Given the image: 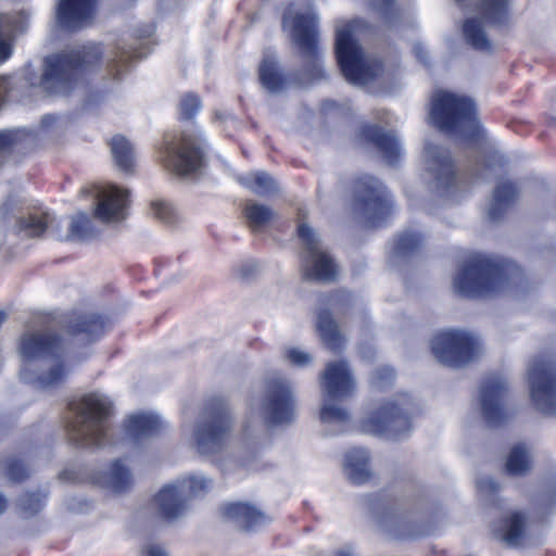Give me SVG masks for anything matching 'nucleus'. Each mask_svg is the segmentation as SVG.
Returning <instances> with one entry per match:
<instances>
[{
    "label": "nucleus",
    "instance_id": "864d4df0",
    "mask_svg": "<svg viewBox=\"0 0 556 556\" xmlns=\"http://www.w3.org/2000/svg\"><path fill=\"white\" fill-rule=\"evenodd\" d=\"M414 53H415L416 58L420 62H422L424 64H427V61H426V49L424 48L422 45L416 43L414 46Z\"/></svg>",
    "mask_w": 556,
    "mask_h": 556
},
{
    "label": "nucleus",
    "instance_id": "4468645a",
    "mask_svg": "<svg viewBox=\"0 0 556 556\" xmlns=\"http://www.w3.org/2000/svg\"><path fill=\"white\" fill-rule=\"evenodd\" d=\"M390 210L391 200L381 182L370 176L357 181L354 211L369 227L380 226Z\"/></svg>",
    "mask_w": 556,
    "mask_h": 556
},
{
    "label": "nucleus",
    "instance_id": "6e6d98bb",
    "mask_svg": "<svg viewBox=\"0 0 556 556\" xmlns=\"http://www.w3.org/2000/svg\"><path fill=\"white\" fill-rule=\"evenodd\" d=\"M345 299H350V295L349 294L337 295V296L331 298L330 303L333 306H337V305L341 304Z\"/></svg>",
    "mask_w": 556,
    "mask_h": 556
},
{
    "label": "nucleus",
    "instance_id": "aec40b11",
    "mask_svg": "<svg viewBox=\"0 0 556 556\" xmlns=\"http://www.w3.org/2000/svg\"><path fill=\"white\" fill-rule=\"evenodd\" d=\"M96 0H59L56 23L65 30H77L88 26L94 18Z\"/></svg>",
    "mask_w": 556,
    "mask_h": 556
},
{
    "label": "nucleus",
    "instance_id": "4c0bfd02",
    "mask_svg": "<svg viewBox=\"0 0 556 556\" xmlns=\"http://www.w3.org/2000/svg\"><path fill=\"white\" fill-rule=\"evenodd\" d=\"M462 3L465 0H456ZM509 0H482L480 13L488 23L497 24L506 20L508 15Z\"/></svg>",
    "mask_w": 556,
    "mask_h": 556
},
{
    "label": "nucleus",
    "instance_id": "13d9d810",
    "mask_svg": "<svg viewBox=\"0 0 556 556\" xmlns=\"http://www.w3.org/2000/svg\"><path fill=\"white\" fill-rule=\"evenodd\" d=\"M11 205V201H7L1 207H0V215L1 217L5 216L9 211H10V206Z\"/></svg>",
    "mask_w": 556,
    "mask_h": 556
},
{
    "label": "nucleus",
    "instance_id": "473e14b6",
    "mask_svg": "<svg viewBox=\"0 0 556 556\" xmlns=\"http://www.w3.org/2000/svg\"><path fill=\"white\" fill-rule=\"evenodd\" d=\"M239 182L251 192L260 197H266L278 191L274 178L266 172L249 173L239 178Z\"/></svg>",
    "mask_w": 556,
    "mask_h": 556
},
{
    "label": "nucleus",
    "instance_id": "cd10ccee",
    "mask_svg": "<svg viewBox=\"0 0 556 556\" xmlns=\"http://www.w3.org/2000/svg\"><path fill=\"white\" fill-rule=\"evenodd\" d=\"M344 473L355 484L366 482L371 476L368 452L358 447L351 448L345 455Z\"/></svg>",
    "mask_w": 556,
    "mask_h": 556
},
{
    "label": "nucleus",
    "instance_id": "a211bd4d",
    "mask_svg": "<svg viewBox=\"0 0 556 556\" xmlns=\"http://www.w3.org/2000/svg\"><path fill=\"white\" fill-rule=\"evenodd\" d=\"M283 27L288 29L299 49L308 58L314 59L312 75L308 81L321 77V65L317 56L316 17L313 13L292 15L288 12L283 17Z\"/></svg>",
    "mask_w": 556,
    "mask_h": 556
},
{
    "label": "nucleus",
    "instance_id": "f8f14e48",
    "mask_svg": "<svg viewBox=\"0 0 556 556\" xmlns=\"http://www.w3.org/2000/svg\"><path fill=\"white\" fill-rule=\"evenodd\" d=\"M435 358L448 366H462L475 359L481 352L477 337L463 330H446L437 333L431 341Z\"/></svg>",
    "mask_w": 556,
    "mask_h": 556
},
{
    "label": "nucleus",
    "instance_id": "9b49d317",
    "mask_svg": "<svg viewBox=\"0 0 556 556\" xmlns=\"http://www.w3.org/2000/svg\"><path fill=\"white\" fill-rule=\"evenodd\" d=\"M211 486V480L203 476H190L165 485L155 496L154 503L159 514L174 520L185 514L188 501L201 495Z\"/></svg>",
    "mask_w": 556,
    "mask_h": 556
},
{
    "label": "nucleus",
    "instance_id": "412c9836",
    "mask_svg": "<svg viewBox=\"0 0 556 556\" xmlns=\"http://www.w3.org/2000/svg\"><path fill=\"white\" fill-rule=\"evenodd\" d=\"M128 190L109 186L98 193L94 216L105 223H118L126 217Z\"/></svg>",
    "mask_w": 556,
    "mask_h": 556
},
{
    "label": "nucleus",
    "instance_id": "c85d7f7f",
    "mask_svg": "<svg viewBox=\"0 0 556 556\" xmlns=\"http://www.w3.org/2000/svg\"><path fill=\"white\" fill-rule=\"evenodd\" d=\"M317 331L321 341L332 351H340L345 343L339 327L331 316V313L321 309L317 314Z\"/></svg>",
    "mask_w": 556,
    "mask_h": 556
},
{
    "label": "nucleus",
    "instance_id": "0eeeda50",
    "mask_svg": "<svg viewBox=\"0 0 556 556\" xmlns=\"http://www.w3.org/2000/svg\"><path fill=\"white\" fill-rule=\"evenodd\" d=\"M323 404L319 418L326 426H337L340 430L349 420V413L334 404L349 397L355 390V381L345 361L328 363L320 376Z\"/></svg>",
    "mask_w": 556,
    "mask_h": 556
},
{
    "label": "nucleus",
    "instance_id": "0e129e2a",
    "mask_svg": "<svg viewBox=\"0 0 556 556\" xmlns=\"http://www.w3.org/2000/svg\"><path fill=\"white\" fill-rule=\"evenodd\" d=\"M244 433L248 434L249 433V426H245L244 427Z\"/></svg>",
    "mask_w": 556,
    "mask_h": 556
},
{
    "label": "nucleus",
    "instance_id": "e433bc0d",
    "mask_svg": "<svg viewBox=\"0 0 556 556\" xmlns=\"http://www.w3.org/2000/svg\"><path fill=\"white\" fill-rule=\"evenodd\" d=\"M260 79L264 88L269 92H278L282 89L285 79L277 68L276 61L265 58L260 65Z\"/></svg>",
    "mask_w": 556,
    "mask_h": 556
},
{
    "label": "nucleus",
    "instance_id": "20e7f679",
    "mask_svg": "<svg viewBox=\"0 0 556 556\" xmlns=\"http://www.w3.org/2000/svg\"><path fill=\"white\" fill-rule=\"evenodd\" d=\"M430 121L438 129L451 137L472 140L482 135L473 101L466 96L447 90L433 92L430 102Z\"/></svg>",
    "mask_w": 556,
    "mask_h": 556
},
{
    "label": "nucleus",
    "instance_id": "7ed1b4c3",
    "mask_svg": "<svg viewBox=\"0 0 556 556\" xmlns=\"http://www.w3.org/2000/svg\"><path fill=\"white\" fill-rule=\"evenodd\" d=\"M101 55L100 47L91 43L48 56L42 75L27 80L49 94H67L77 85L81 74L98 63Z\"/></svg>",
    "mask_w": 556,
    "mask_h": 556
},
{
    "label": "nucleus",
    "instance_id": "ddd939ff",
    "mask_svg": "<svg viewBox=\"0 0 556 556\" xmlns=\"http://www.w3.org/2000/svg\"><path fill=\"white\" fill-rule=\"evenodd\" d=\"M298 236L302 244V269L307 279L331 281L338 269L330 255L321 249L318 233L305 223L298 226Z\"/></svg>",
    "mask_w": 556,
    "mask_h": 556
},
{
    "label": "nucleus",
    "instance_id": "3c124183",
    "mask_svg": "<svg viewBox=\"0 0 556 556\" xmlns=\"http://www.w3.org/2000/svg\"><path fill=\"white\" fill-rule=\"evenodd\" d=\"M144 555L146 556H168L167 552L163 547H161L159 545H154V544H150L146 547Z\"/></svg>",
    "mask_w": 556,
    "mask_h": 556
},
{
    "label": "nucleus",
    "instance_id": "603ef678",
    "mask_svg": "<svg viewBox=\"0 0 556 556\" xmlns=\"http://www.w3.org/2000/svg\"><path fill=\"white\" fill-rule=\"evenodd\" d=\"M381 510H382V516H380V505L374 506V513L378 519V522L381 523V526H383V523H384L383 519H384V517L390 515V510H389V508H387L384 506H381Z\"/></svg>",
    "mask_w": 556,
    "mask_h": 556
},
{
    "label": "nucleus",
    "instance_id": "6ab92c4d",
    "mask_svg": "<svg viewBox=\"0 0 556 556\" xmlns=\"http://www.w3.org/2000/svg\"><path fill=\"white\" fill-rule=\"evenodd\" d=\"M231 426L232 419L225 410L201 420L193 433L197 451L210 456L220 453L226 446Z\"/></svg>",
    "mask_w": 556,
    "mask_h": 556
},
{
    "label": "nucleus",
    "instance_id": "c03bdc74",
    "mask_svg": "<svg viewBox=\"0 0 556 556\" xmlns=\"http://www.w3.org/2000/svg\"><path fill=\"white\" fill-rule=\"evenodd\" d=\"M151 213L162 222L170 223L175 212L170 203L164 200H155L151 204Z\"/></svg>",
    "mask_w": 556,
    "mask_h": 556
},
{
    "label": "nucleus",
    "instance_id": "49530a36",
    "mask_svg": "<svg viewBox=\"0 0 556 556\" xmlns=\"http://www.w3.org/2000/svg\"><path fill=\"white\" fill-rule=\"evenodd\" d=\"M287 358L293 366L304 367L312 363V356L309 353L298 349L292 348L287 351Z\"/></svg>",
    "mask_w": 556,
    "mask_h": 556
},
{
    "label": "nucleus",
    "instance_id": "423d86ee",
    "mask_svg": "<svg viewBox=\"0 0 556 556\" xmlns=\"http://www.w3.org/2000/svg\"><path fill=\"white\" fill-rule=\"evenodd\" d=\"M362 29L363 23L353 21L339 26L336 36V53L340 68L348 81L359 86L372 80L381 71V63L366 56L358 45Z\"/></svg>",
    "mask_w": 556,
    "mask_h": 556
},
{
    "label": "nucleus",
    "instance_id": "de8ad7c7",
    "mask_svg": "<svg viewBox=\"0 0 556 556\" xmlns=\"http://www.w3.org/2000/svg\"><path fill=\"white\" fill-rule=\"evenodd\" d=\"M24 132L22 129L0 131V152L15 146Z\"/></svg>",
    "mask_w": 556,
    "mask_h": 556
},
{
    "label": "nucleus",
    "instance_id": "09e8293b",
    "mask_svg": "<svg viewBox=\"0 0 556 556\" xmlns=\"http://www.w3.org/2000/svg\"><path fill=\"white\" fill-rule=\"evenodd\" d=\"M131 58H136V55H132L130 52H122L117 58L114 60V64L112 65V71L115 72L114 75H117L119 73V67H123Z\"/></svg>",
    "mask_w": 556,
    "mask_h": 556
},
{
    "label": "nucleus",
    "instance_id": "37998d69",
    "mask_svg": "<svg viewBox=\"0 0 556 556\" xmlns=\"http://www.w3.org/2000/svg\"><path fill=\"white\" fill-rule=\"evenodd\" d=\"M477 489L479 495L485 501L493 503L495 501V494L498 490V484L491 477L481 478L477 482Z\"/></svg>",
    "mask_w": 556,
    "mask_h": 556
},
{
    "label": "nucleus",
    "instance_id": "f03ea898",
    "mask_svg": "<svg viewBox=\"0 0 556 556\" xmlns=\"http://www.w3.org/2000/svg\"><path fill=\"white\" fill-rule=\"evenodd\" d=\"M521 277L522 273L515 263L497 264L476 254L456 274L453 286L465 296H488L516 286Z\"/></svg>",
    "mask_w": 556,
    "mask_h": 556
},
{
    "label": "nucleus",
    "instance_id": "bf43d9fd",
    "mask_svg": "<svg viewBox=\"0 0 556 556\" xmlns=\"http://www.w3.org/2000/svg\"><path fill=\"white\" fill-rule=\"evenodd\" d=\"M336 556H354L352 551L349 548H342L337 552Z\"/></svg>",
    "mask_w": 556,
    "mask_h": 556
},
{
    "label": "nucleus",
    "instance_id": "f704fd0d",
    "mask_svg": "<svg viewBox=\"0 0 556 556\" xmlns=\"http://www.w3.org/2000/svg\"><path fill=\"white\" fill-rule=\"evenodd\" d=\"M463 31L467 42L477 50L488 51L491 48L484 24L479 18H468L463 26Z\"/></svg>",
    "mask_w": 556,
    "mask_h": 556
},
{
    "label": "nucleus",
    "instance_id": "2eb2a0df",
    "mask_svg": "<svg viewBox=\"0 0 556 556\" xmlns=\"http://www.w3.org/2000/svg\"><path fill=\"white\" fill-rule=\"evenodd\" d=\"M421 178L430 191L445 197L455 186V169L450 152L440 146L426 143Z\"/></svg>",
    "mask_w": 556,
    "mask_h": 556
},
{
    "label": "nucleus",
    "instance_id": "7c9ffc66",
    "mask_svg": "<svg viewBox=\"0 0 556 556\" xmlns=\"http://www.w3.org/2000/svg\"><path fill=\"white\" fill-rule=\"evenodd\" d=\"M110 148L116 167L124 173H132L136 155L130 141L124 136L116 135L111 139Z\"/></svg>",
    "mask_w": 556,
    "mask_h": 556
},
{
    "label": "nucleus",
    "instance_id": "f257e3e1",
    "mask_svg": "<svg viewBox=\"0 0 556 556\" xmlns=\"http://www.w3.org/2000/svg\"><path fill=\"white\" fill-rule=\"evenodd\" d=\"M18 353L23 359L21 379L36 390L61 386L68 370L61 363L60 340L48 332L26 331L20 339Z\"/></svg>",
    "mask_w": 556,
    "mask_h": 556
},
{
    "label": "nucleus",
    "instance_id": "5fc2aeb1",
    "mask_svg": "<svg viewBox=\"0 0 556 556\" xmlns=\"http://www.w3.org/2000/svg\"><path fill=\"white\" fill-rule=\"evenodd\" d=\"M7 91H8L7 81L0 78V108L2 106V104L5 101Z\"/></svg>",
    "mask_w": 556,
    "mask_h": 556
},
{
    "label": "nucleus",
    "instance_id": "393cba45",
    "mask_svg": "<svg viewBox=\"0 0 556 556\" xmlns=\"http://www.w3.org/2000/svg\"><path fill=\"white\" fill-rule=\"evenodd\" d=\"M164 427L162 418L153 413L131 415L126 424V433L134 442L156 435Z\"/></svg>",
    "mask_w": 556,
    "mask_h": 556
},
{
    "label": "nucleus",
    "instance_id": "dca6fc26",
    "mask_svg": "<svg viewBox=\"0 0 556 556\" xmlns=\"http://www.w3.org/2000/svg\"><path fill=\"white\" fill-rule=\"evenodd\" d=\"M531 397L536 407L556 414V364L551 359L535 358L528 368Z\"/></svg>",
    "mask_w": 556,
    "mask_h": 556
},
{
    "label": "nucleus",
    "instance_id": "58836bf2",
    "mask_svg": "<svg viewBox=\"0 0 556 556\" xmlns=\"http://www.w3.org/2000/svg\"><path fill=\"white\" fill-rule=\"evenodd\" d=\"M104 331V321L98 315H88L84 317L73 328L75 334L85 333L87 340L98 339Z\"/></svg>",
    "mask_w": 556,
    "mask_h": 556
},
{
    "label": "nucleus",
    "instance_id": "f3484780",
    "mask_svg": "<svg viewBox=\"0 0 556 556\" xmlns=\"http://www.w3.org/2000/svg\"><path fill=\"white\" fill-rule=\"evenodd\" d=\"M262 417L269 426L286 425L295 418L294 397L287 380L274 378L268 381Z\"/></svg>",
    "mask_w": 556,
    "mask_h": 556
},
{
    "label": "nucleus",
    "instance_id": "c9c22d12",
    "mask_svg": "<svg viewBox=\"0 0 556 556\" xmlns=\"http://www.w3.org/2000/svg\"><path fill=\"white\" fill-rule=\"evenodd\" d=\"M244 217L253 230H258L269 223L275 213L270 207L255 201H248L243 208Z\"/></svg>",
    "mask_w": 556,
    "mask_h": 556
},
{
    "label": "nucleus",
    "instance_id": "6e6552de",
    "mask_svg": "<svg viewBox=\"0 0 556 556\" xmlns=\"http://www.w3.org/2000/svg\"><path fill=\"white\" fill-rule=\"evenodd\" d=\"M204 140L201 135L187 132L166 136L159 151L162 164L180 176L197 173L204 164Z\"/></svg>",
    "mask_w": 556,
    "mask_h": 556
},
{
    "label": "nucleus",
    "instance_id": "a18cd8bd",
    "mask_svg": "<svg viewBox=\"0 0 556 556\" xmlns=\"http://www.w3.org/2000/svg\"><path fill=\"white\" fill-rule=\"evenodd\" d=\"M394 370L389 366H382L376 369L371 382L377 388H384L394 379Z\"/></svg>",
    "mask_w": 556,
    "mask_h": 556
},
{
    "label": "nucleus",
    "instance_id": "4d7b16f0",
    "mask_svg": "<svg viewBox=\"0 0 556 556\" xmlns=\"http://www.w3.org/2000/svg\"><path fill=\"white\" fill-rule=\"evenodd\" d=\"M323 108L325 112H330L331 110H334L337 108V103L336 101L328 100L324 103Z\"/></svg>",
    "mask_w": 556,
    "mask_h": 556
},
{
    "label": "nucleus",
    "instance_id": "bb28decb",
    "mask_svg": "<svg viewBox=\"0 0 556 556\" xmlns=\"http://www.w3.org/2000/svg\"><path fill=\"white\" fill-rule=\"evenodd\" d=\"M362 136L374 143L389 164H395L401 156V144L397 138L391 132H383L377 126H365Z\"/></svg>",
    "mask_w": 556,
    "mask_h": 556
},
{
    "label": "nucleus",
    "instance_id": "72a5a7b5",
    "mask_svg": "<svg viewBox=\"0 0 556 556\" xmlns=\"http://www.w3.org/2000/svg\"><path fill=\"white\" fill-rule=\"evenodd\" d=\"M526 518L522 514L513 513L502 525L500 536L508 545H519L525 539Z\"/></svg>",
    "mask_w": 556,
    "mask_h": 556
},
{
    "label": "nucleus",
    "instance_id": "b1692460",
    "mask_svg": "<svg viewBox=\"0 0 556 556\" xmlns=\"http://www.w3.org/2000/svg\"><path fill=\"white\" fill-rule=\"evenodd\" d=\"M90 481L109 492L118 494L132 485L134 477L125 460L116 459L109 465L105 471L93 473Z\"/></svg>",
    "mask_w": 556,
    "mask_h": 556
},
{
    "label": "nucleus",
    "instance_id": "4be33fe9",
    "mask_svg": "<svg viewBox=\"0 0 556 556\" xmlns=\"http://www.w3.org/2000/svg\"><path fill=\"white\" fill-rule=\"evenodd\" d=\"M506 393L505 381L501 377L484 380L480 391L482 414L491 426H497L505 418L503 400Z\"/></svg>",
    "mask_w": 556,
    "mask_h": 556
},
{
    "label": "nucleus",
    "instance_id": "e2e57ef3",
    "mask_svg": "<svg viewBox=\"0 0 556 556\" xmlns=\"http://www.w3.org/2000/svg\"><path fill=\"white\" fill-rule=\"evenodd\" d=\"M384 2V4L388 7L390 5L391 3H393L394 0H382Z\"/></svg>",
    "mask_w": 556,
    "mask_h": 556
},
{
    "label": "nucleus",
    "instance_id": "79ce46f5",
    "mask_svg": "<svg viewBox=\"0 0 556 556\" xmlns=\"http://www.w3.org/2000/svg\"><path fill=\"white\" fill-rule=\"evenodd\" d=\"M46 496L41 492L25 493L20 496L18 505L25 514L33 515L42 508Z\"/></svg>",
    "mask_w": 556,
    "mask_h": 556
},
{
    "label": "nucleus",
    "instance_id": "2f4dec72",
    "mask_svg": "<svg viewBox=\"0 0 556 556\" xmlns=\"http://www.w3.org/2000/svg\"><path fill=\"white\" fill-rule=\"evenodd\" d=\"M532 466V455L528 447L522 444L514 445L506 458L505 468L509 476H525Z\"/></svg>",
    "mask_w": 556,
    "mask_h": 556
},
{
    "label": "nucleus",
    "instance_id": "8fccbe9b",
    "mask_svg": "<svg viewBox=\"0 0 556 556\" xmlns=\"http://www.w3.org/2000/svg\"><path fill=\"white\" fill-rule=\"evenodd\" d=\"M8 475L13 480H22L25 477V469L20 464H12L8 469Z\"/></svg>",
    "mask_w": 556,
    "mask_h": 556
},
{
    "label": "nucleus",
    "instance_id": "39448f33",
    "mask_svg": "<svg viewBox=\"0 0 556 556\" xmlns=\"http://www.w3.org/2000/svg\"><path fill=\"white\" fill-rule=\"evenodd\" d=\"M111 405L108 396L98 393L72 403L70 409L73 417L66 424L68 439L76 445L100 446L106 434Z\"/></svg>",
    "mask_w": 556,
    "mask_h": 556
},
{
    "label": "nucleus",
    "instance_id": "9d476101",
    "mask_svg": "<svg viewBox=\"0 0 556 556\" xmlns=\"http://www.w3.org/2000/svg\"><path fill=\"white\" fill-rule=\"evenodd\" d=\"M414 403L406 394H401L394 402L374 412L363 424L364 431L396 440L410 430L409 415Z\"/></svg>",
    "mask_w": 556,
    "mask_h": 556
},
{
    "label": "nucleus",
    "instance_id": "c756f323",
    "mask_svg": "<svg viewBox=\"0 0 556 556\" xmlns=\"http://www.w3.org/2000/svg\"><path fill=\"white\" fill-rule=\"evenodd\" d=\"M517 194V188L513 182H498L493 191L492 200L488 210L489 218L492 220L501 218L504 212L514 203Z\"/></svg>",
    "mask_w": 556,
    "mask_h": 556
},
{
    "label": "nucleus",
    "instance_id": "680f3d73",
    "mask_svg": "<svg viewBox=\"0 0 556 556\" xmlns=\"http://www.w3.org/2000/svg\"><path fill=\"white\" fill-rule=\"evenodd\" d=\"M7 508V500L0 494V514Z\"/></svg>",
    "mask_w": 556,
    "mask_h": 556
},
{
    "label": "nucleus",
    "instance_id": "052dcab7",
    "mask_svg": "<svg viewBox=\"0 0 556 556\" xmlns=\"http://www.w3.org/2000/svg\"><path fill=\"white\" fill-rule=\"evenodd\" d=\"M54 119H55V118H54L53 116H51V115H47V116H45V117L42 118V124H43L45 126H48V125L52 124V123L54 122Z\"/></svg>",
    "mask_w": 556,
    "mask_h": 556
},
{
    "label": "nucleus",
    "instance_id": "ea45409f",
    "mask_svg": "<svg viewBox=\"0 0 556 556\" xmlns=\"http://www.w3.org/2000/svg\"><path fill=\"white\" fill-rule=\"evenodd\" d=\"M422 243V237L416 232L402 233L395 243V252L400 255H408L416 251Z\"/></svg>",
    "mask_w": 556,
    "mask_h": 556
},
{
    "label": "nucleus",
    "instance_id": "a878e982",
    "mask_svg": "<svg viewBox=\"0 0 556 556\" xmlns=\"http://www.w3.org/2000/svg\"><path fill=\"white\" fill-rule=\"evenodd\" d=\"M28 16L18 12L14 15H0V65L12 55V35L26 29Z\"/></svg>",
    "mask_w": 556,
    "mask_h": 556
},
{
    "label": "nucleus",
    "instance_id": "a19ab883",
    "mask_svg": "<svg viewBox=\"0 0 556 556\" xmlns=\"http://www.w3.org/2000/svg\"><path fill=\"white\" fill-rule=\"evenodd\" d=\"M202 108L200 98L194 93H186L179 102V115L184 119L195 116Z\"/></svg>",
    "mask_w": 556,
    "mask_h": 556
},
{
    "label": "nucleus",
    "instance_id": "5701e85b",
    "mask_svg": "<svg viewBox=\"0 0 556 556\" xmlns=\"http://www.w3.org/2000/svg\"><path fill=\"white\" fill-rule=\"evenodd\" d=\"M224 516L244 531H256L267 526L271 518L247 503H230L223 507Z\"/></svg>",
    "mask_w": 556,
    "mask_h": 556
},
{
    "label": "nucleus",
    "instance_id": "1a4fd4ad",
    "mask_svg": "<svg viewBox=\"0 0 556 556\" xmlns=\"http://www.w3.org/2000/svg\"><path fill=\"white\" fill-rule=\"evenodd\" d=\"M48 228L61 240H87L92 236L91 223L88 215L84 212L77 213L72 217L70 229L63 233L60 230L59 223L46 211L33 210L23 213L15 223L14 232L22 239L40 237Z\"/></svg>",
    "mask_w": 556,
    "mask_h": 556
}]
</instances>
